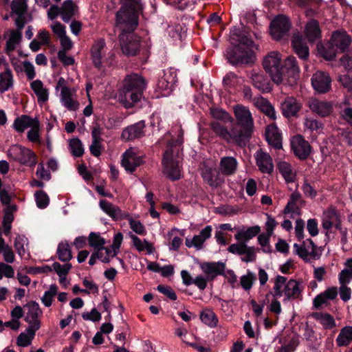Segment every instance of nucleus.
<instances>
[{
	"mask_svg": "<svg viewBox=\"0 0 352 352\" xmlns=\"http://www.w3.org/2000/svg\"><path fill=\"white\" fill-rule=\"evenodd\" d=\"M106 43L104 39L98 38L94 41L90 49L93 65L98 69L102 67V58L105 54Z\"/></svg>",
	"mask_w": 352,
	"mask_h": 352,
	"instance_id": "obj_21",
	"label": "nucleus"
},
{
	"mask_svg": "<svg viewBox=\"0 0 352 352\" xmlns=\"http://www.w3.org/2000/svg\"><path fill=\"white\" fill-rule=\"evenodd\" d=\"M311 111L320 117H327L333 112V104L330 102L311 98L308 102Z\"/></svg>",
	"mask_w": 352,
	"mask_h": 352,
	"instance_id": "obj_25",
	"label": "nucleus"
},
{
	"mask_svg": "<svg viewBox=\"0 0 352 352\" xmlns=\"http://www.w3.org/2000/svg\"><path fill=\"white\" fill-rule=\"evenodd\" d=\"M90 247L96 250H99L105 244V240L99 234L91 232L87 239Z\"/></svg>",
	"mask_w": 352,
	"mask_h": 352,
	"instance_id": "obj_60",
	"label": "nucleus"
},
{
	"mask_svg": "<svg viewBox=\"0 0 352 352\" xmlns=\"http://www.w3.org/2000/svg\"><path fill=\"white\" fill-rule=\"evenodd\" d=\"M298 345V340L297 338H292L291 340L285 345L279 347L276 352H294Z\"/></svg>",
	"mask_w": 352,
	"mask_h": 352,
	"instance_id": "obj_64",
	"label": "nucleus"
},
{
	"mask_svg": "<svg viewBox=\"0 0 352 352\" xmlns=\"http://www.w3.org/2000/svg\"><path fill=\"white\" fill-rule=\"evenodd\" d=\"M238 167V162L234 157H223L219 162V172L225 176L234 175Z\"/></svg>",
	"mask_w": 352,
	"mask_h": 352,
	"instance_id": "obj_36",
	"label": "nucleus"
},
{
	"mask_svg": "<svg viewBox=\"0 0 352 352\" xmlns=\"http://www.w3.org/2000/svg\"><path fill=\"white\" fill-rule=\"evenodd\" d=\"M351 40L345 32H335L331 38V45L340 51H344L350 45Z\"/></svg>",
	"mask_w": 352,
	"mask_h": 352,
	"instance_id": "obj_37",
	"label": "nucleus"
},
{
	"mask_svg": "<svg viewBox=\"0 0 352 352\" xmlns=\"http://www.w3.org/2000/svg\"><path fill=\"white\" fill-rule=\"evenodd\" d=\"M1 93L9 91L13 87L14 78L12 71L8 67V64L3 62L1 59Z\"/></svg>",
	"mask_w": 352,
	"mask_h": 352,
	"instance_id": "obj_40",
	"label": "nucleus"
},
{
	"mask_svg": "<svg viewBox=\"0 0 352 352\" xmlns=\"http://www.w3.org/2000/svg\"><path fill=\"white\" fill-rule=\"evenodd\" d=\"M30 88L36 95L38 104H43L48 100L49 89L41 80H33L30 83Z\"/></svg>",
	"mask_w": 352,
	"mask_h": 352,
	"instance_id": "obj_34",
	"label": "nucleus"
},
{
	"mask_svg": "<svg viewBox=\"0 0 352 352\" xmlns=\"http://www.w3.org/2000/svg\"><path fill=\"white\" fill-rule=\"evenodd\" d=\"M121 30L119 35L120 48L126 56H135L140 49V38L134 33L135 29L131 30L126 25H117Z\"/></svg>",
	"mask_w": 352,
	"mask_h": 352,
	"instance_id": "obj_7",
	"label": "nucleus"
},
{
	"mask_svg": "<svg viewBox=\"0 0 352 352\" xmlns=\"http://www.w3.org/2000/svg\"><path fill=\"white\" fill-rule=\"evenodd\" d=\"M76 92V89L72 88L60 94V102L69 111H76L79 108L80 104L75 98Z\"/></svg>",
	"mask_w": 352,
	"mask_h": 352,
	"instance_id": "obj_33",
	"label": "nucleus"
},
{
	"mask_svg": "<svg viewBox=\"0 0 352 352\" xmlns=\"http://www.w3.org/2000/svg\"><path fill=\"white\" fill-rule=\"evenodd\" d=\"M352 277L346 270H341L338 274V281L340 284L339 294L340 297L344 302H347L351 297V289L348 287Z\"/></svg>",
	"mask_w": 352,
	"mask_h": 352,
	"instance_id": "obj_27",
	"label": "nucleus"
},
{
	"mask_svg": "<svg viewBox=\"0 0 352 352\" xmlns=\"http://www.w3.org/2000/svg\"><path fill=\"white\" fill-rule=\"evenodd\" d=\"M289 28L288 18L280 15L271 22L270 32L274 39L280 40L289 31Z\"/></svg>",
	"mask_w": 352,
	"mask_h": 352,
	"instance_id": "obj_14",
	"label": "nucleus"
},
{
	"mask_svg": "<svg viewBox=\"0 0 352 352\" xmlns=\"http://www.w3.org/2000/svg\"><path fill=\"white\" fill-rule=\"evenodd\" d=\"M200 319L206 325L214 328L218 324L219 320L214 312L210 309H205L200 314Z\"/></svg>",
	"mask_w": 352,
	"mask_h": 352,
	"instance_id": "obj_51",
	"label": "nucleus"
},
{
	"mask_svg": "<svg viewBox=\"0 0 352 352\" xmlns=\"http://www.w3.org/2000/svg\"><path fill=\"white\" fill-rule=\"evenodd\" d=\"M122 7L116 14V25H126L131 30L138 25V16L143 6L141 0H121Z\"/></svg>",
	"mask_w": 352,
	"mask_h": 352,
	"instance_id": "obj_5",
	"label": "nucleus"
},
{
	"mask_svg": "<svg viewBox=\"0 0 352 352\" xmlns=\"http://www.w3.org/2000/svg\"><path fill=\"white\" fill-rule=\"evenodd\" d=\"M277 168L287 183L295 181L296 173L289 162L280 161L278 163Z\"/></svg>",
	"mask_w": 352,
	"mask_h": 352,
	"instance_id": "obj_43",
	"label": "nucleus"
},
{
	"mask_svg": "<svg viewBox=\"0 0 352 352\" xmlns=\"http://www.w3.org/2000/svg\"><path fill=\"white\" fill-rule=\"evenodd\" d=\"M143 162L142 156L133 147L127 149L122 155L121 165L129 173H133Z\"/></svg>",
	"mask_w": 352,
	"mask_h": 352,
	"instance_id": "obj_12",
	"label": "nucleus"
},
{
	"mask_svg": "<svg viewBox=\"0 0 352 352\" xmlns=\"http://www.w3.org/2000/svg\"><path fill=\"white\" fill-rule=\"evenodd\" d=\"M99 206L105 214L113 220L124 219L129 216V212L122 211L118 206L105 199L100 201Z\"/></svg>",
	"mask_w": 352,
	"mask_h": 352,
	"instance_id": "obj_24",
	"label": "nucleus"
},
{
	"mask_svg": "<svg viewBox=\"0 0 352 352\" xmlns=\"http://www.w3.org/2000/svg\"><path fill=\"white\" fill-rule=\"evenodd\" d=\"M37 330L38 329L28 327L25 332H22L19 335L16 340L17 344L22 347L30 345Z\"/></svg>",
	"mask_w": 352,
	"mask_h": 352,
	"instance_id": "obj_48",
	"label": "nucleus"
},
{
	"mask_svg": "<svg viewBox=\"0 0 352 352\" xmlns=\"http://www.w3.org/2000/svg\"><path fill=\"white\" fill-rule=\"evenodd\" d=\"M7 155L9 159L31 168L37 164V157L34 152L21 145L11 146L7 151Z\"/></svg>",
	"mask_w": 352,
	"mask_h": 352,
	"instance_id": "obj_9",
	"label": "nucleus"
},
{
	"mask_svg": "<svg viewBox=\"0 0 352 352\" xmlns=\"http://www.w3.org/2000/svg\"><path fill=\"white\" fill-rule=\"evenodd\" d=\"M256 164L258 170L263 173L270 174L274 170V164L272 157L262 150L258 151L255 154Z\"/></svg>",
	"mask_w": 352,
	"mask_h": 352,
	"instance_id": "obj_28",
	"label": "nucleus"
},
{
	"mask_svg": "<svg viewBox=\"0 0 352 352\" xmlns=\"http://www.w3.org/2000/svg\"><path fill=\"white\" fill-rule=\"evenodd\" d=\"M292 46L295 52L302 58L305 59L309 56V50L307 45L303 43L302 38L299 35H295L292 39Z\"/></svg>",
	"mask_w": 352,
	"mask_h": 352,
	"instance_id": "obj_46",
	"label": "nucleus"
},
{
	"mask_svg": "<svg viewBox=\"0 0 352 352\" xmlns=\"http://www.w3.org/2000/svg\"><path fill=\"white\" fill-rule=\"evenodd\" d=\"M251 82L254 87L262 92H269L271 90L270 83L262 73L252 72L250 74Z\"/></svg>",
	"mask_w": 352,
	"mask_h": 352,
	"instance_id": "obj_39",
	"label": "nucleus"
},
{
	"mask_svg": "<svg viewBox=\"0 0 352 352\" xmlns=\"http://www.w3.org/2000/svg\"><path fill=\"white\" fill-rule=\"evenodd\" d=\"M68 148L72 156L80 157L84 154V146L80 139L72 138L68 142Z\"/></svg>",
	"mask_w": 352,
	"mask_h": 352,
	"instance_id": "obj_52",
	"label": "nucleus"
},
{
	"mask_svg": "<svg viewBox=\"0 0 352 352\" xmlns=\"http://www.w3.org/2000/svg\"><path fill=\"white\" fill-rule=\"evenodd\" d=\"M256 280L255 275L253 272L248 270L247 273L240 278V285L245 291H249Z\"/></svg>",
	"mask_w": 352,
	"mask_h": 352,
	"instance_id": "obj_59",
	"label": "nucleus"
},
{
	"mask_svg": "<svg viewBox=\"0 0 352 352\" xmlns=\"http://www.w3.org/2000/svg\"><path fill=\"white\" fill-rule=\"evenodd\" d=\"M212 226H206L202 229L198 235L193 236L192 239H186L185 244L188 248L194 247L197 250H201L203 248L204 242L211 236Z\"/></svg>",
	"mask_w": 352,
	"mask_h": 352,
	"instance_id": "obj_31",
	"label": "nucleus"
},
{
	"mask_svg": "<svg viewBox=\"0 0 352 352\" xmlns=\"http://www.w3.org/2000/svg\"><path fill=\"white\" fill-rule=\"evenodd\" d=\"M301 195L298 191H294L289 197L287 206L284 209L285 214H300Z\"/></svg>",
	"mask_w": 352,
	"mask_h": 352,
	"instance_id": "obj_41",
	"label": "nucleus"
},
{
	"mask_svg": "<svg viewBox=\"0 0 352 352\" xmlns=\"http://www.w3.org/2000/svg\"><path fill=\"white\" fill-rule=\"evenodd\" d=\"M145 124L144 121H140L123 129L121 138L124 141H131L142 138L144 134Z\"/></svg>",
	"mask_w": 352,
	"mask_h": 352,
	"instance_id": "obj_29",
	"label": "nucleus"
},
{
	"mask_svg": "<svg viewBox=\"0 0 352 352\" xmlns=\"http://www.w3.org/2000/svg\"><path fill=\"white\" fill-rule=\"evenodd\" d=\"M37 121V119L32 118L28 116H21L15 119L14 127L18 132H23L27 128H31Z\"/></svg>",
	"mask_w": 352,
	"mask_h": 352,
	"instance_id": "obj_49",
	"label": "nucleus"
},
{
	"mask_svg": "<svg viewBox=\"0 0 352 352\" xmlns=\"http://www.w3.org/2000/svg\"><path fill=\"white\" fill-rule=\"evenodd\" d=\"M338 346H346L352 342V325L345 326L340 331L336 340Z\"/></svg>",
	"mask_w": 352,
	"mask_h": 352,
	"instance_id": "obj_45",
	"label": "nucleus"
},
{
	"mask_svg": "<svg viewBox=\"0 0 352 352\" xmlns=\"http://www.w3.org/2000/svg\"><path fill=\"white\" fill-rule=\"evenodd\" d=\"M292 46L295 52L302 58L305 59L309 56V50L307 45L303 43L302 38L299 35H295L292 39Z\"/></svg>",
	"mask_w": 352,
	"mask_h": 352,
	"instance_id": "obj_47",
	"label": "nucleus"
},
{
	"mask_svg": "<svg viewBox=\"0 0 352 352\" xmlns=\"http://www.w3.org/2000/svg\"><path fill=\"white\" fill-rule=\"evenodd\" d=\"M1 254L3 260L7 263H12L15 260L14 252L12 248L6 243L1 238Z\"/></svg>",
	"mask_w": 352,
	"mask_h": 352,
	"instance_id": "obj_58",
	"label": "nucleus"
},
{
	"mask_svg": "<svg viewBox=\"0 0 352 352\" xmlns=\"http://www.w3.org/2000/svg\"><path fill=\"white\" fill-rule=\"evenodd\" d=\"M28 0H12L10 3L11 16L16 15L14 23L19 28L25 24V14L28 10Z\"/></svg>",
	"mask_w": 352,
	"mask_h": 352,
	"instance_id": "obj_16",
	"label": "nucleus"
},
{
	"mask_svg": "<svg viewBox=\"0 0 352 352\" xmlns=\"http://www.w3.org/2000/svg\"><path fill=\"white\" fill-rule=\"evenodd\" d=\"M261 231L258 226L248 228L245 230H240L234 238L238 241L230 245L228 251L233 254L241 256V261L245 263L254 262L256 258V248L253 246H248L246 242L256 236Z\"/></svg>",
	"mask_w": 352,
	"mask_h": 352,
	"instance_id": "obj_3",
	"label": "nucleus"
},
{
	"mask_svg": "<svg viewBox=\"0 0 352 352\" xmlns=\"http://www.w3.org/2000/svg\"><path fill=\"white\" fill-rule=\"evenodd\" d=\"M311 316L317 320L325 329H331L336 327L333 317L327 313L315 312Z\"/></svg>",
	"mask_w": 352,
	"mask_h": 352,
	"instance_id": "obj_44",
	"label": "nucleus"
},
{
	"mask_svg": "<svg viewBox=\"0 0 352 352\" xmlns=\"http://www.w3.org/2000/svg\"><path fill=\"white\" fill-rule=\"evenodd\" d=\"M3 183L1 182V187ZM10 195L9 190L1 188V204L4 206L3 208V217L1 222V228L5 235L10 234L12 223L14 221V214L17 211V206L14 204H10Z\"/></svg>",
	"mask_w": 352,
	"mask_h": 352,
	"instance_id": "obj_10",
	"label": "nucleus"
},
{
	"mask_svg": "<svg viewBox=\"0 0 352 352\" xmlns=\"http://www.w3.org/2000/svg\"><path fill=\"white\" fill-rule=\"evenodd\" d=\"M234 111L236 122L232 124L230 130H228L218 121L211 122L210 127L217 136L227 142L245 144L253 131V118L250 110L244 106H235Z\"/></svg>",
	"mask_w": 352,
	"mask_h": 352,
	"instance_id": "obj_1",
	"label": "nucleus"
},
{
	"mask_svg": "<svg viewBox=\"0 0 352 352\" xmlns=\"http://www.w3.org/2000/svg\"><path fill=\"white\" fill-rule=\"evenodd\" d=\"M130 238L132 240L133 246L139 252L146 251L148 254H151L153 251V245L146 240H141L137 236L130 233Z\"/></svg>",
	"mask_w": 352,
	"mask_h": 352,
	"instance_id": "obj_54",
	"label": "nucleus"
},
{
	"mask_svg": "<svg viewBox=\"0 0 352 352\" xmlns=\"http://www.w3.org/2000/svg\"><path fill=\"white\" fill-rule=\"evenodd\" d=\"M24 309L25 320L29 324L28 327L39 329L41 323L38 318L43 314L39 305L32 301L24 307Z\"/></svg>",
	"mask_w": 352,
	"mask_h": 352,
	"instance_id": "obj_13",
	"label": "nucleus"
},
{
	"mask_svg": "<svg viewBox=\"0 0 352 352\" xmlns=\"http://www.w3.org/2000/svg\"><path fill=\"white\" fill-rule=\"evenodd\" d=\"M34 196L36 206L39 208H45L48 206L50 198L43 190L36 191Z\"/></svg>",
	"mask_w": 352,
	"mask_h": 352,
	"instance_id": "obj_62",
	"label": "nucleus"
},
{
	"mask_svg": "<svg viewBox=\"0 0 352 352\" xmlns=\"http://www.w3.org/2000/svg\"><path fill=\"white\" fill-rule=\"evenodd\" d=\"M201 174L204 181L212 188L219 186L224 182L219 173H215L214 170L208 166L202 168Z\"/></svg>",
	"mask_w": 352,
	"mask_h": 352,
	"instance_id": "obj_35",
	"label": "nucleus"
},
{
	"mask_svg": "<svg viewBox=\"0 0 352 352\" xmlns=\"http://www.w3.org/2000/svg\"><path fill=\"white\" fill-rule=\"evenodd\" d=\"M96 252L99 255V260L103 263H109L110 259L118 254L112 248H104V246L96 250Z\"/></svg>",
	"mask_w": 352,
	"mask_h": 352,
	"instance_id": "obj_61",
	"label": "nucleus"
},
{
	"mask_svg": "<svg viewBox=\"0 0 352 352\" xmlns=\"http://www.w3.org/2000/svg\"><path fill=\"white\" fill-rule=\"evenodd\" d=\"M226 57L228 61L234 65L253 63L255 60L254 53L251 49L236 45L233 49L228 50Z\"/></svg>",
	"mask_w": 352,
	"mask_h": 352,
	"instance_id": "obj_11",
	"label": "nucleus"
},
{
	"mask_svg": "<svg viewBox=\"0 0 352 352\" xmlns=\"http://www.w3.org/2000/svg\"><path fill=\"white\" fill-rule=\"evenodd\" d=\"M281 111L286 118L296 116L302 107V104L294 97H287L281 102Z\"/></svg>",
	"mask_w": 352,
	"mask_h": 352,
	"instance_id": "obj_32",
	"label": "nucleus"
},
{
	"mask_svg": "<svg viewBox=\"0 0 352 352\" xmlns=\"http://www.w3.org/2000/svg\"><path fill=\"white\" fill-rule=\"evenodd\" d=\"M292 148L296 157L300 160L306 159L311 153V146L301 135L293 137L291 141Z\"/></svg>",
	"mask_w": 352,
	"mask_h": 352,
	"instance_id": "obj_18",
	"label": "nucleus"
},
{
	"mask_svg": "<svg viewBox=\"0 0 352 352\" xmlns=\"http://www.w3.org/2000/svg\"><path fill=\"white\" fill-rule=\"evenodd\" d=\"M146 87V80L142 76L134 73L126 75L118 91L119 102L127 109L133 107L140 101Z\"/></svg>",
	"mask_w": 352,
	"mask_h": 352,
	"instance_id": "obj_2",
	"label": "nucleus"
},
{
	"mask_svg": "<svg viewBox=\"0 0 352 352\" xmlns=\"http://www.w3.org/2000/svg\"><path fill=\"white\" fill-rule=\"evenodd\" d=\"M254 104L270 118L272 120L276 118L275 110L267 99L263 97L255 98L254 99Z\"/></svg>",
	"mask_w": 352,
	"mask_h": 352,
	"instance_id": "obj_42",
	"label": "nucleus"
},
{
	"mask_svg": "<svg viewBox=\"0 0 352 352\" xmlns=\"http://www.w3.org/2000/svg\"><path fill=\"white\" fill-rule=\"evenodd\" d=\"M331 79L326 72L318 71L311 78L314 89L320 94L326 93L331 89Z\"/></svg>",
	"mask_w": 352,
	"mask_h": 352,
	"instance_id": "obj_20",
	"label": "nucleus"
},
{
	"mask_svg": "<svg viewBox=\"0 0 352 352\" xmlns=\"http://www.w3.org/2000/svg\"><path fill=\"white\" fill-rule=\"evenodd\" d=\"M75 5L72 0L64 1L60 8V15L65 22H68L74 14Z\"/></svg>",
	"mask_w": 352,
	"mask_h": 352,
	"instance_id": "obj_55",
	"label": "nucleus"
},
{
	"mask_svg": "<svg viewBox=\"0 0 352 352\" xmlns=\"http://www.w3.org/2000/svg\"><path fill=\"white\" fill-rule=\"evenodd\" d=\"M284 69L286 70L285 82L283 84L293 85L296 83L300 74V69L294 56H289L285 60Z\"/></svg>",
	"mask_w": 352,
	"mask_h": 352,
	"instance_id": "obj_17",
	"label": "nucleus"
},
{
	"mask_svg": "<svg viewBox=\"0 0 352 352\" xmlns=\"http://www.w3.org/2000/svg\"><path fill=\"white\" fill-rule=\"evenodd\" d=\"M177 80L175 69L168 68L163 71V75L160 76L157 86L162 91L169 93Z\"/></svg>",
	"mask_w": 352,
	"mask_h": 352,
	"instance_id": "obj_22",
	"label": "nucleus"
},
{
	"mask_svg": "<svg viewBox=\"0 0 352 352\" xmlns=\"http://www.w3.org/2000/svg\"><path fill=\"white\" fill-rule=\"evenodd\" d=\"M225 268V264L221 262L204 263L201 265L202 272L210 281L218 275L223 274Z\"/></svg>",
	"mask_w": 352,
	"mask_h": 352,
	"instance_id": "obj_30",
	"label": "nucleus"
},
{
	"mask_svg": "<svg viewBox=\"0 0 352 352\" xmlns=\"http://www.w3.org/2000/svg\"><path fill=\"white\" fill-rule=\"evenodd\" d=\"M265 135L269 144L276 149L282 148L281 135L276 125L270 124L266 129Z\"/></svg>",
	"mask_w": 352,
	"mask_h": 352,
	"instance_id": "obj_38",
	"label": "nucleus"
},
{
	"mask_svg": "<svg viewBox=\"0 0 352 352\" xmlns=\"http://www.w3.org/2000/svg\"><path fill=\"white\" fill-rule=\"evenodd\" d=\"M303 287L302 282L278 275L274 280L272 295L274 297L284 296L283 301L301 298Z\"/></svg>",
	"mask_w": 352,
	"mask_h": 352,
	"instance_id": "obj_6",
	"label": "nucleus"
},
{
	"mask_svg": "<svg viewBox=\"0 0 352 352\" xmlns=\"http://www.w3.org/2000/svg\"><path fill=\"white\" fill-rule=\"evenodd\" d=\"M15 25L17 30L10 29L4 33V37L7 38L5 50L9 56L16 48L21 40V30L23 27L19 28L16 23Z\"/></svg>",
	"mask_w": 352,
	"mask_h": 352,
	"instance_id": "obj_23",
	"label": "nucleus"
},
{
	"mask_svg": "<svg viewBox=\"0 0 352 352\" xmlns=\"http://www.w3.org/2000/svg\"><path fill=\"white\" fill-rule=\"evenodd\" d=\"M305 35L309 42H314L320 37L319 24L316 20L309 21L305 28Z\"/></svg>",
	"mask_w": 352,
	"mask_h": 352,
	"instance_id": "obj_50",
	"label": "nucleus"
},
{
	"mask_svg": "<svg viewBox=\"0 0 352 352\" xmlns=\"http://www.w3.org/2000/svg\"><path fill=\"white\" fill-rule=\"evenodd\" d=\"M316 245L311 239H307L301 244L294 243V251L300 258L309 261L311 258L316 256Z\"/></svg>",
	"mask_w": 352,
	"mask_h": 352,
	"instance_id": "obj_19",
	"label": "nucleus"
},
{
	"mask_svg": "<svg viewBox=\"0 0 352 352\" xmlns=\"http://www.w3.org/2000/svg\"><path fill=\"white\" fill-rule=\"evenodd\" d=\"M27 243V239L23 236L18 235L14 242V246L20 256H23L25 254V245Z\"/></svg>",
	"mask_w": 352,
	"mask_h": 352,
	"instance_id": "obj_63",
	"label": "nucleus"
},
{
	"mask_svg": "<svg viewBox=\"0 0 352 352\" xmlns=\"http://www.w3.org/2000/svg\"><path fill=\"white\" fill-rule=\"evenodd\" d=\"M58 293V287L53 284L50 286L47 291L44 292V294L41 298L42 303L46 307H49L52 305L54 297Z\"/></svg>",
	"mask_w": 352,
	"mask_h": 352,
	"instance_id": "obj_56",
	"label": "nucleus"
},
{
	"mask_svg": "<svg viewBox=\"0 0 352 352\" xmlns=\"http://www.w3.org/2000/svg\"><path fill=\"white\" fill-rule=\"evenodd\" d=\"M338 288L331 287L327 288L323 292L317 295L313 300V306L315 309H319L329 304V300H333L338 296Z\"/></svg>",
	"mask_w": 352,
	"mask_h": 352,
	"instance_id": "obj_26",
	"label": "nucleus"
},
{
	"mask_svg": "<svg viewBox=\"0 0 352 352\" xmlns=\"http://www.w3.org/2000/svg\"><path fill=\"white\" fill-rule=\"evenodd\" d=\"M124 219H127L130 228L137 234L144 236L146 234V230L144 226L138 220L133 219L130 214Z\"/></svg>",
	"mask_w": 352,
	"mask_h": 352,
	"instance_id": "obj_57",
	"label": "nucleus"
},
{
	"mask_svg": "<svg viewBox=\"0 0 352 352\" xmlns=\"http://www.w3.org/2000/svg\"><path fill=\"white\" fill-rule=\"evenodd\" d=\"M56 254L59 260L63 262H68L72 258L70 246L67 241H62L58 244Z\"/></svg>",
	"mask_w": 352,
	"mask_h": 352,
	"instance_id": "obj_53",
	"label": "nucleus"
},
{
	"mask_svg": "<svg viewBox=\"0 0 352 352\" xmlns=\"http://www.w3.org/2000/svg\"><path fill=\"white\" fill-rule=\"evenodd\" d=\"M282 57L276 51L268 53L263 58V65L272 80L277 85L285 82L283 67L281 65Z\"/></svg>",
	"mask_w": 352,
	"mask_h": 352,
	"instance_id": "obj_8",
	"label": "nucleus"
},
{
	"mask_svg": "<svg viewBox=\"0 0 352 352\" xmlns=\"http://www.w3.org/2000/svg\"><path fill=\"white\" fill-rule=\"evenodd\" d=\"M341 224L340 214L334 207L330 206L323 212L322 217V226L323 229L328 232L333 226L337 228Z\"/></svg>",
	"mask_w": 352,
	"mask_h": 352,
	"instance_id": "obj_15",
	"label": "nucleus"
},
{
	"mask_svg": "<svg viewBox=\"0 0 352 352\" xmlns=\"http://www.w3.org/2000/svg\"><path fill=\"white\" fill-rule=\"evenodd\" d=\"M182 142L180 136L176 140L170 142L163 155V173L171 180H177L181 177L179 152Z\"/></svg>",
	"mask_w": 352,
	"mask_h": 352,
	"instance_id": "obj_4",
	"label": "nucleus"
}]
</instances>
